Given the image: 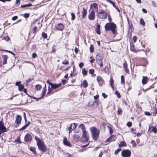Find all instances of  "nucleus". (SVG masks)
I'll return each mask as SVG.
<instances>
[{"instance_id": "9", "label": "nucleus", "mask_w": 157, "mask_h": 157, "mask_svg": "<svg viewBox=\"0 0 157 157\" xmlns=\"http://www.w3.org/2000/svg\"><path fill=\"white\" fill-rule=\"evenodd\" d=\"M32 140V137L30 134L28 133L25 135L24 138V140L25 142H30Z\"/></svg>"}, {"instance_id": "20", "label": "nucleus", "mask_w": 157, "mask_h": 157, "mask_svg": "<svg viewBox=\"0 0 157 157\" xmlns=\"http://www.w3.org/2000/svg\"><path fill=\"white\" fill-rule=\"evenodd\" d=\"M87 11L85 9V8L84 7L83 8V10L82 11V18L84 19V18L86 16V15L87 14Z\"/></svg>"}, {"instance_id": "3", "label": "nucleus", "mask_w": 157, "mask_h": 157, "mask_svg": "<svg viewBox=\"0 0 157 157\" xmlns=\"http://www.w3.org/2000/svg\"><path fill=\"white\" fill-rule=\"evenodd\" d=\"M116 26L113 23H106L105 26L106 31L111 30L113 34H114L116 32Z\"/></svg>"}, {"instance_id": "26", "label": "nucleus", "mask_w": 157, "mask_h": 157, "mask_svg": "<svg viewBox=\"0 0 157 157\" xmlns=\"http://www.w3.org/2000/svg\"><path fill=\"white\" fill-rule=\"evenodd\" d=\"M54 89L52 87H48V91L47 94H52L55 91H53Z\"/></svg>"}, {"instance_id": "30", "label": "nucleus", "mask_w": 157, "mask_h": 157, "mask_svg": "<svg viewBox=\"0 0 157 157\" xmlns=\"http://www.w3.org/2000/svg\"><path fill=\"white\" fill-rule=\"evenodd\" d=\"M30 150L33 152V154L34 155H36V151L35 148L34 147H30Z\"/></svg>"}, {"instance_id": "33", "label": "nucleus", "mask_w": 157, "mask_h": 157, "mask_svg": "<svg viewBox=\"0 0 157 157\" xmlns=\"http://www.w3.org/2000/svg\"><path fill=\"white\" fill-rule=\"evenodd\" d=\"M110 85L111 87L112 88L113 90L114 89V85H113V78H111L110 79Z\"/></svg>"}, {"instance_id": "12", "label": "nucleus", "mask_w": 157, "mask_h": 157, "mask_svg": "<svg viewBox=\"0 0 157 157\" xmlns=\"http://www.w3.org/2000/svg\"><path fill=\"white\" fill-rule=\"evenodd\" d=\"M108 14L107 13H104L97 14V16L100 19H105L106 18Z\"/></svg>"}, {"instance_id": "38", "label": "nucleus", "mask_w": 157, "mask_h": 157, "mask_svg": "<svg viewBox=\"0 0 157 157\" xmlns=\"http://www.w3.org/2000/svg\"><path fill=\"white\" fill-rule=\"evenodd\" d=\"M41 87V86L39 84L35 86L36 89L37 90H40Z\"/></svg>"}, {"instance_id": "56", "label": "nucleus", "mask_w": 157, "mask_h": 157, "mask_svg": "<svg viewBox=\"0 0 157 157\" xmlns=\"http://www.w3.org/2000/svg\"><path fill=\"white\" fill-rule=\"evenodd\" d=\"M37 56V55L35 53H34L32 54V57L33 58H35Z\"/></svg>"}, {"instance_id": "59", "label": "nucleus", "mask_w": 157, "mask_h": 157, "mask_svg": "<svg viewBox=\"0 0 157 157\" xmlns=\"http://www.w3.org/2000/svg\"><path fill=\"white\" fill-rule=\"evenodd\" d=\"M20 83H21V82H16L15 85H16L17 86H19L21 85Z\"/></svg>"}, {"instance_id": "7", "label": "nucleus", "mask_w": 157, "mask_h": 157, "mask_svg": "<svg viewBox=\"0 0 157 157\" xmlns=\"http://www.w3.org/2000/svg\"><path fill=\"white\" fill-rule=\"evenodd\" d=\"M88 18L90 20H94L95 18V13L92 10L88 15Z\"/></svg>"}, {"instance_id": "13", "label": "nucleus", "mask_w": 157, "mask_h": 157, "mask_svg": "<svg viewBox=\"0 0 157 157\" xmlns=\"http://www.w3.org/2000/svg\"><path fill=\"white\" fill-rule=\"evenodd\" d=\"M21 121V117L19 115H17L16 117L15 123L17 124H19Z\"/></svg>"}, {"instance_id": "19", "label": "nucleus", "mask_w": 157, "mask_h": 157, "mask_svg": "<svg viewBox=\"0 0 157 157\" xmlns=\"http://www.w3.org/2000/svg\"><path fill=\"white\" fill-rule=\"evenodd\" d=\"M148 131L150 132H153L155 133H157V130L155 128L153 127H151L150 126L149 127Z\"/></svg>"}, {"instance_id": "10", "label": "nucleus", "mask_w": 157, "mask_h": 157, "mask_svg": "<svg viewBox=\"0 0 157 157\" xmlns=\"http://www.w3.org/2000/svg\"><path fill=\"white\" fill-rule=\"evenodd\" d=\"M90 7L92 9V10H93L94 12L95 11L96 12H98V5L96 3H94L91 4L90 5Z\"/></svg>"}, {"instance_id": "15", "label": "nucleus", "mask_w": 157, "mask_h": 157, "mask_svg": "<svg viewBox=\"0 0 157 157\" xmlns=\"http://www.w3.org/2000/svg\"><path fill=\"white\" fill-rule=\"evenodd\" d=\"M0 130L4 132L7 131L6 128L3 125L2 121H0Z\"/></svg>"}, {"instance_id": "46", "label": "nucleus", "mask_w": 157, "mask_h": 157, "mask_svg": "<svg viewBox=\"0 0 157 157\" xmlns=\"http://www.w3.org/2000/svg\"><path fill=\"white\" fill-rule=\"evenodd\" d=\"M36 26H35L34 27L33 29V33H36Z\"/></svg>"}, {"instance_id": "43", "label": "nucleus", "mask_w": 157, "mask_h": 157, "mask_svg": "<svg viewBox=\"0 0 157 157\" xmlns=\"http://www.w3.org/2000/svg\"><path fill=\"white\" fill-rule=\"evenodd\" d=\"M42 36L44 38H46L47 37V34L44 33H42Z\"/></svg>"}, {"instance_id": "14", "label": "nucleus", "mask_w": 157, "mask_h": 157, "mask_svg": "<svg viewBox=\"0 0 157 157\" xmlns=\"http://www.w3.org/2000/svg\"><path fill=\"white\" fill-rule=\"evenodd\" d=\"M73 139L75 142H78L80 138V136L76 134H73L72 135Z\"/></svg>"}, {"instance_id": "48", "label": "nucleus", "mask_w": 157, "mask_h": 157, "mask_svg": "<svg viewBox=\"0 0 157 157\" xmlns=\"http://www.w3.org/2000/svg\"><path fill=\"white\" fill-rule=\"evenodd\" d=\"M27 127V125H25L21 128V129H20V130L21 131L22 130H25L26 128Z\"/></svg>"}, {"instance_id": "16", "label": "nucleus", "mask_w": 157, "mask_h": 157, "mask_svg": "<svg viewBox=\"0 0 157 157\" xmlns=\"http://www.w3.org/2000/svg\"><path fill=\"white\" fill-rule=\"evenodd\" d=\"M103 60L102 58L98 55H97L96 56V60L98 63H99L102 62Z\"/></svg>"}, {"instance_id": "31", "label": "nucleus", "mask_w": 157, "mask_h": 157, "mask_svg": "<svg viewBox=\"0 0 157 157\" xmlns=\"http://www.w3.org/2000/svg\"><path fill=\"white\" fill-rule=\"evenodd\" d=\"M82 85L85 88L87 87L88 86V83L85 80H84L82 83Z\"/></svg>"}, {"instance_id": "57", "label": "nucleus", "mask_w": 157, "mask_h": 157, "mask_svg": "<svg viewBox=\"0 0 157 157\" xmlns=\"http://www.w3.org/2000/svg\"><path fill=\"white\" fill-rule=\"evenodd\" d=\"M108 2H109L111 4H112L113 6H114V5H115L113 1H112L111 0H109L108 1Z\"/></svg>"}, {"instance_id": "44", "label": "nucleus", "mask_w": 157, "mask_h": 157, "mask_svg": "<svg viewBox=\"0 0 157 157\" xmlns=\"http://www.w3.org/2000/svg\"><path fill=\"white\" fill-rule=\"evenodd\" d=\"M3 39L6 40V41H8L10 39L9 37L7 36H5L3 38Z\"/></svg>"}, {"instance_id": "11", "label": "nucleus", "mask_w": 157, "mask_h": 157, "mask_svg": "<svg viewBox=\"0 0 157 157\" xmlns=\"http://www.w3.org/2000/svg\"><path fill=\"white\" fill-rule=\"evenodd\" d=\"M64 28L63 25L62 23H58L55 25V28L57 30L62 31Z\"/></svg>"}, {"instance_id": "53", "label": "nucleus", "mask_w": 157, "mask_h": 157, "mask_svg": "<svg viewBox=\"0 0 157 157\" xmlns=\"http://www.w3.org/2000/svg\"><path fill=\"white\" fill-rule=\"evenodd\" d=\"M18 18V17L17 16H15L14 17H13L12 18V20L14 21L16 20Z\"/></svg>"}, {"instance_id": "42", "label": "nucleus", "mask_w": 157, "mask_h": 157, "mask_svg": "<svg viewBox=\"0 0 157 157\" xmlns=\"http://www.w3.org/2000/svg\"><path fill=\"white\" fill-rule=\"evenodd\" d=\"M99 12L97 14L104 13H106L104 10H99Z\"/></svg>"}, {"instance_id": "47", "label": "nucleus", "mask_w": 157, "mask_h": 157, "mask_svg": "<svg viewBox=\"0 0 157 157\" xmlns=\"http://www.w3.org/2000/svg\"><path fill=\"white\" fill-rule=\"evenodd\" d=\"M121 109L120 108H119L118 109L117 113V114L119 115L121 114Z\"/></svg>"}, {"instance_id": "51", "label": "nucleus", "mask_w": 157, "mask_h": 157, "mask_svg": "<svg viewBox=\"0 0 157 157\" xmlns=\"http://www.w3.org/2000/svg\"><path fill=\"white\" fill-rule=\"evenodd\" d=\"M127 125L129 127H130L132 125V123L130 122H128L127 124Z\"/></svg>"}, {"instance_id": "24", "label": "nucleus", "mask_w": 157, "mask_h": 157, "mask_svg": "<svg viewBox=\"0 0 157 157\" xmlns=\"http://www.w3.org/2000/svg\"><path fill=\"white\" fill-rule=\"evenodd\" d=\"M147 76H143L142 79V82L143 84H145L147 82Z\"/></svg>"}, {"instance_id": "27", "label": "nucleus", "mask_w": 157, "mask_h": 157, "mask_svg": "<svg viewBox=\"0 0 157 157\" xmlns=\"http://www.w3.org/2000/svg\"><path fill=\"white\" fill-rule=\"evenodd\" d=\"M100 25H97L96 28V32L97 34L100 35L101 33V32L100 30Z\"/></svg>"}, {"instance_id": "54", "label": "nucleus", "mask_w": 157, "mask_h": 157, "mask_svg": "<svg viewBox=\"0 0 157 157\" xmlns=\"http://www.w3.org/2000/svg\"><path fill=\"white\" fill-rule=\"evenodd\" d=\"M108 19L110 22H111L112 21V18L109 15H108Z\"/></svg>"}, {"instance_id": "63", "label": "nucleus", "mask_w": 157, "mask_h": 157, "mask_svg": "<svg viewBox=\"0 0 157 157\" xmlns=\"http://www.w3.org/2000/svg\"><path fill=\"white\" fill-rule=\"evenodd\" d=\"M98 98H99V95H96L94 96V98L95 100H97Z\"/></svg>"}, {"instance_id": "37", "label": "nucleus", "mask_w": 157, "mask_h": 157, "mask_svg": "<svg viewBox=\"0 0 157 157\" xmlns=\"http://www.w3.org/2000/svg\"><path fill=\"white\" fill-rule=\"evenodd\" d=\"M82 73L85 75H86L87 73V71L85 69L83 68L82 69Z\"/></svg>"}, {"instance_id": "25", "label": "nucleus", "mask_w": 157, "mask_h": 157, "mask_svg": "<svg viewBox=\"0 0 157 157\" xmlns=\"http://www.w3.org/2000/svg\"><path fill=\"white\" fill-rule=\"evenodd\" d=\"M114 136H110L108 139H107L106 141V142H109L110 141H114L115 140H113V139L114 138Z\"/></svg>"}, {"instance_id": "60", "label": "nucleus", "mask_w": 157, "mask_h": 157, "mask_svg": "<svg viewBox=\"0 0 157 157\" xmlns=\"http://www.w3.org/2000/svg\"><path fill=\"white\" fill-rule=\"evenodd\" d=\"M124 69L125 70V71L127 73H129V71L127 67L124 68Z\"/></svg>"}, {"instance_id": "50", "label": "nucleus", "mask_w": 157, "mask_h": 157, "mask_svg": "<svg viewBox=\"0 0 157 157\" xmlns=\"http://www.w3.org/2000/svg\"><path fill=\"white\" fill-rule=\"evenodd\" d=\"M83 65L84 63L82 62L80 63L79 64V66L81 68H82Z\"/></svg>"}, {"instance_id": "23", "label": "nucleus", "mask_w": 157, "mask_h": 157, "mask_svg": "<svg viewBox=\"0 0 157 157\" xmlns=\"http://www.w3.org/2000/svg\"><path fill=\"white\" fill-rule=\"evenodd\" d=\"M2 58L3 60V64L6 63V61L8 58V56L6 55H4L2 56Z\"/></svg>"}, {"instance_id": "22", "label": "nucleus", "mask_w": 157, "mask_h": 157, "mask_svg": "<svg viewBox=\"0 0 157 157\" xmlns=\"http://www.w3.org/2000/svg\"><path fill=\"white\" fill-rule=\"evenodd\" d=\"M78 128L81 129L82 131V132H86V128L84 124H81L78 126Z\"/></svg>"}, {"instance_id": "52", "label": "nucleus", "mask_w": 157, "mask_h": 157, "mask_svg": "<svg viewBox=\"0 0 157 157\" xmlns=\"http://www.w3.org/2000/svg\"><path fill=\"white\" fill-rule=\"evenodd\" d=\"M133 39L134 42H136L137 40V37L136 36H134L133 37Z\"/></svg>"}, {"instance_id": "34", "label": "nucleus", "mask_w": 157, "mask_h": 157, "mask_svg": "<svg viewBox=\"0 0 157 157\" xmlns=\"http://www.w3.org/2000/svg\"><path fill=\"white\" fill-rule=\"evenodd\" d=\"M24 86L22 84H21L18 86L19 90L20 91H22L24 89Z\"/></svg>"}, {"instance_id": "29", "label": "nucleus", "mask_w": 157, "mask_h": 157, "mask_svg": "<svg viewBox=\"0 0 157 157\" xmlns=\"http://www.w3.org/2000/svg\"><path fill=\"white\" fill-rule=\"evenodd\" d=\"M126 145L125 144V143L124 141H121L120 144L119 145V146L120 147H122L123 146H126Z\"/></svg>"}, {"instance_id": "40", "label": "nucleus", "mask_w": 157, "mask_h": 157, "mask_svg": "<svg viewBox=\"0 0 157 157\" xmlns=\"http://www.w3.org/2000/svg\"><path fill=\"white\" fill-rule=\"evenodd\" d=\"M71 20H74L75 18V14L74 13H71Z\"/></svg>"}, {"instance_id": "64", "label": "nucleus", "mask_w": 157, "mask_h": 157, "mask_svg": "<svg viewBox=\"0 0 157 157\" xmlns=\"http://www.w3.org/2000/svg\"><path fill=\"white\" fill-rule=\"evenodd\" d=\"M115 93L117 95V97L118 98H120V94L118 92L116 91Z\"/></svg>"}, {"instance_id": "55", "label": "nucleus", "mask_w": 157, "mask_h": 157, "mask_svg": "<svg viewBox=\"0 0 157 157\" xmlns=\"http://www.w3.org/2000/svg\"><path fill=\"white\" fill-rule=\"evenodd\" d=\"M20 0H16V3L17 5L18 6L20 4Z\"/></svg>"}, {"instance_id": "62", "label": "nucleus", "mask_w": 157, "mask_h": 157, "mask_svg": "<svg viewBox=\"0 0 157 157\" xmlns=\"http://www.w3.org/2000/svg\"><path fill=\"white\" fill-rule=\"evenodd\" d=\"M29 17V14L28 13H25L24 14V17L25 18H27Z\"/></svg>"}, {"instance_id": "17", "label": "nucleus", "mask_w": 157, "mask_h": 157, "mask_svg": "<svg viewBox=\"0 0 157 157\" xmlns=\"http://www.w3.org/2000/svg\"><path fill=\"white\" fill-rule=\"evenodd\" d=\"M63 142L64 144L66 145L71 146V144L68 141L66 137H64Z\"/></svg>"}, {"instance_id": "58", "label": "nucleus", "mask_w": 157, "mask_h": 157, "mask_svg": "<svg viewBox=\"0 0 157 157\" xmlns=\"http://www.w3.org/2000/svg\"><path fill=\"white\" fill-rule=\"evenodd\" d=\"M102 95L105 98H106L107 97V95H106L105 93H103L102 94Z\"/></svg>"}, {"instance_id": "4", "label": "nucleus", "mask_w": 157, "mask_h": 157, "mask_svg": "<svg viewBox=\"0 0 157 157\" xmlns=\"http://www.w3.org/2000/svg\"><path fill=\"white\" fill-rule=\"evenodd\" d=\"M89 136L88 132L87 131L83 132L81 139V141L83 142H87L89 140Z\"/></svg>"}, {"instance_id": "36", "label": "nucleus", "mask_w": 157, "mask_h": 157, "mask_svg": "<svg viewBox=\"0 0 157 157\" xmlns=\"http://www.w3.org/2000/svg\"><path fill=\"white\" fill-rule=\"evenodd\" d=\"M121 83L122 84L124 83V76L123 75L121 76Z\"/></svg>"}, {"instance_id": "45", "label": "nucleus", "mask_w": 157, "mask_h": 157, "mask_svg": "<svg viewBox=\"0 0 157 157\" xmlns=\"http://www.w3.org/2000/svg\"><path fill=\"white\" fill-rule=\"evenodd\" d=\"M121 150V149L120 148L118 149H117L115 151V152H114L115 154H116V155L117 154L119 153V152Z\"/></svg>"}, {"instance_id": "32", "label": "nucleus", "mask_w": 157, "mask_h": 157, "mask_svg": "<svg viewBox=\"0 0 157 157\" xmlns=\"http://www.w3.org/2000/svg\"><path fill=\"white\" fill-rule=\"evenodd\" d=\"M140 24L143 26L145 25V22L143 18H141L140 19Z\"/></svg>"}, {"instance_id": "18", "label": "nucleus", "mask_w": 157, "mask_h": 157, "mask_svg": "<svg viewBox=\"0 0 157 157\" xmlns=\"http://www.w3.org/2000/svg\"><path fill=\"white\" fill-rule=\"evenodd\" d=\"M61 85V83L59 84L52 83L51 86V87L53 88L54 89H55L60 86Z\"/></svg>"}, {"instance_id": "1", "label": "nucleus", "mask_w": 157, "mask_h": 157, "mask_svg": "<svg viewBox=\"0 0 157 157\" xmlns=\"http://www.w3.org/2000/svg\"><path fill=\"white\" fill-rule=\"evenodd\" d=\"M35 139L36 141V144L39 149L43 152H45L46 147L44 144V142L36 136H35Z\"/></svg>"}, {"instance_id": "8", "label": "nucleus", "mask_w": 157, "mask_h": 157, "mask_svg": "<svg viewBox=\"0 0 157 157\" xmlns=\"http://www.w3.org/2000/svg\"><path fill=\"white\" fill-rule=\"evenodd\" d=\"M97 80L99 86H102L104 83V81L102 78L100 76L97 77Z\"/></svg>"}, {"instance_id": "2", "label": "nucleus", "mask_w": 157, "mask_h": 157, "mask_svg": "<svg viewBox=\"0 0 157 157\" xmlns=\"http://www.w3.org/2000/svg\"><path fill=\"white\" fill-rule=\"evenodd\" d=\"M90 129L91 133L93 139L95 140H97L99 137V130L94 127L90 128Z\"/></svg>"}, {"instance_id": "5", "label": "nucleus", "mask_w": 157, "mask_h": 157, "mask_svg": "<svg viewBox=\"0 0 157 157\" xmlns=\"http://www.w3.org/2000/svg\"><path fill=\"white\" fill-rule=\"evenodd\" d=\"M131 152L128 150H123L121 152V155L123 157H130Z\"/></svg>"}, {"instance_id": "39", "label": "nucleus", "mask_w": 157, "mask_h": 157, "mask_svg": "<svg viewBox=\"0 0 157 157\" xmlns=\"http://www.w3.org/2000/svg\"><path fill=\"white\" fill-rule=\"evenodd\" d=\"M94 50V46L91 44L90 47V51L91 52H93Z\"/></svg>"}, {"instance_id": "41", "label": "nucleus", "mask_w": 157, "mask_h": 157, "mask_svg": "<svg viewBox=\"0 0 157 157\" xmlns=\"http://www.w3.org/2000/svg\"><path fill=\"white\" fill-rule=\"evenodd\" d=\"M62 63L64 65H67L69 64V62L67 60H65L63 61Z\"/></svg>"}, {"instance_id": "28", "label": "nucleus", "mask_w": 157, "mask_h": 157, "mask_svg": "<svg viewBox=\"0 0 157 157\" xmlns=\"http://www.w3.org/2000/svg\"><path fill=\"white\" fill-rule=\"evenodd\" d=\"M89 73L91 74V76L92 77H94L96 76L95 74H94V69H91L89 70Z\"/></svg>"}, {"instance_id": "6", "label": "nucleus", "mask_w": 157, "mask_h": 157, "mask_svg": "<svg viewBox=\"0 0 157 157\" xmlns=\"http://www.w3.org/2000/svg\"><path fill=\"white\" fill-rule=\"evenodd\" d=\"M77 126V124L75 123H72L71 124L70 126L68 127L67 130L69 131V133L70 134L71 132L74 130Z\"/></svg>"}, {"instance_id": "21", "label": "nucleus", "mask_w": 157, "mask_h": 157, "mask_svg": "<svg viewBox=\"0 0 157 157\" xmlns=\"http://www.w3.org/2000/svg\"><path fill=\"white\" fill-rule=\"evenodd\" d=\"M46 91V84H45V86L44 88L42 93V97L41 98H38V99H40L41 98H43V97L45 95Z\"/></svg>"}, {"instance_id": "49", "label": "nucleus", "mask_w": 157, "mask_h": 157, "mask_svg": "<svg viewBox=\"0 0 157 157\" xmlns=\"http://www.w3.org/2000/svg\"><path fill=\"white\" fill-rule=\"evenodd\" d=\"M123 66L124 68L127 67V64L126 61H124V63Z\"/></svg>"}, {"instance_id": "61", "label": "nucleus", "mask_w": 157, "mask_h": 157, "mask_svg": "<svg viewBox=\"0 0 157 157\" xmlns=\"http://www.w3.org/2000/svg\"><path fill=\"white\" fill-rule=\"evenodd\" d=\"M145 114L147 116H150L151 115V113L149 112H145Z\"/></svg>"}, {"instance_id": "35", "label": "nucleus", "mask_w": 157, "mask_h": 157, "mask_svg": "<svg viewBox=\"0 0 157 157\" xmlns=\"http://www.w3.org/2000/svg\"><path fill=\"white\" fill-rule=\"evenodd\" d=\"M131 144H132V147H136V144L135 140H132L131 142Z\"/></svg>"}]
</instances>
